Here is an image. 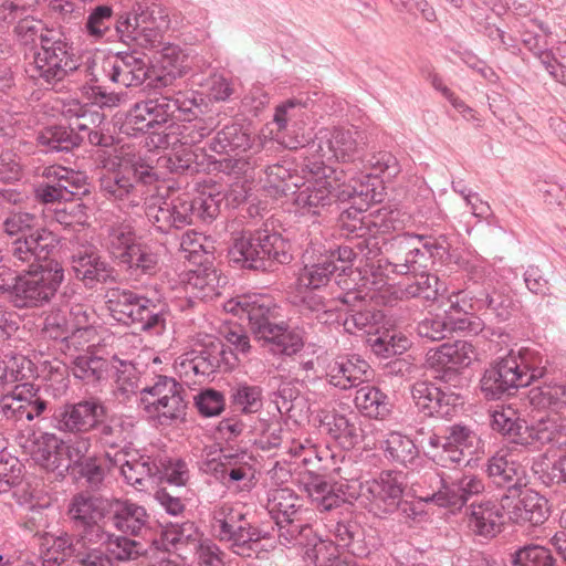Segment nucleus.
<instances>
[{"label":"nucleus","mask_w":566,"mask_h":566,"mask_svg":"<svg viewBox=\"0 0 566 566\" xmlns=\"http://www.w3.org/2000/svg\"><path fill=\"white\" fill-rule=\"evenodd\" d=\"M118 264L122 265L130 276H153L159 270V256L150 247L136 243L135 247L130 248L126 258H123Z\"/></svg>","instance_id":"13d9d810"},{"label":"nucleus","mask_w":566,"mask_h":566,"mask_svg":"<svg viewBox=\"0 0 566 566\" xmlns=\"http://www.w3.org/2000/svg\"><path fill=\"white\" fill-rule=\"evenodd\" d=\"M515 502L506 501V512L516 524L528 523L532 526L542 525L549 516L547 500L537 492L522 490Z\"/></svg>","instance_id":"4c0bfd02"},{"label":"nucleus","mask_w":566,"mask_h":566,"mask_svg":"<svg viewBox=\"0 0 566 566\" xmlns=\"http://www.w3.org/2000/svg\"><path fill=\"white\" fill-rule=\"evenodd\" d=\"M277 538L283 545L301 546L304 549V559L315 566L323 565V559L328 557V553L337 552L336 546L331 541H325L314 531L313 526L297 521L295 524L287 525Z\"/></svg>","instance_id":"393cba45"},{"label":"nucleus","mask_w":566,"mask_h":566,"mask_svg":"<svg viewBox=\"0 0 566 566\" xmlns=\"http://www.w3.org/2000/svg\"><path fill=\"white\" fill-rule=\"evenodd\" d=\"M139 407L160 423L184 420L187 390L175 378L156 375L150 385L139 389Z\"/></svg>","instance_id":"dca6fc26"},{"label":"nucleus","mask_w":566,"mask_h":566,"mask_svg":"<svg viewBox=\"0 0 566 566\" xmlns=\"http://www.w3.org/2000/svg\"><path fill=\"white\" fill-rule=\"evenodd\" d=\"M244 504L223 505L214 513V525L221 541L230 544L233 553L245 556L248 553V521Z\"/></svg>","instance_id":"bb28decb"},{"label":"nucleus","mask_w":566,"mask_h":566,"mask_svg":"<svg viewBox=\"0 0 566 566\" xmlns=\"http://www.w3.org/2000/svg\"><path fill=\"white\" fill-rule=\"evenodd\" d=\"M322 428L343 449L355 448L363 437V430L356 416H346L337 412H327L321 419Z\"/></svg>","instance_id":"79ce46f5"},{"label":"nucleus","mask_w":566,"mask_h":566,"mask_svg":"<svg viewBox=\"0 0 566 566\" xmlns=\"http://www.w3.org/2000/svg\"><path fill=\"white\" fill-rule=\"evenodd\" d=\"M38 143L44 153L70 151L81 145V137L70 126H50L39 134Z\"/></svg>","instance_id":"0e129e2a"},{"label":"nucleus","mask_w":566,"mask_h":566,"mask_svg":"<svg viewBox=\"0 0 566 566\" xmlns=\"http://www.w3.org/2000/svg\"><path fill=\"white\" fill-rule=\"evenodd\" d=\"M491 428L511 442L539 448L544 444H562L563 426L551 417H542L531 426L521 417L517 409L503 405L491 413Z\"/></svg>","instance_id":"1a4fd4ad"},{"label":"nucleus","mask_w":566,"mask_h":566,"mask_svg":"<svg viewBox=\"0 0 566 566\" xmlns=\"http://www.w3.org/2000/svg\"><path fill=\"white\" fill-rule=\"evenodd\" d=\"M106 412L98 397H88L77 402H66L53 415L54 427L69 438L70 449L77 457H86L92 447V430Z\"/></svg>","instance_id":"9b49d317"},{"label":"nucleus","mask_w":566,"mask_h":566,"mask_svg":"<svg viewBox=\"0 0 566 566\" xmlns=\"http://www.w3.org/2000/svg\"><path fill=\"white\" fill-rule=\"evenodd\" d=\"M90 64H80L72 44L60 30H46L40 35V49L25 69L39 86L54 87L74 72H83L91 82H98Z\"/></svg>","instance_id":"20e7f679"},{"label":"nucleus","mask_w":566,"mask_h":566,"mask_svg":"<svg viewBox=\"0 0 566 566\" xmlns=\"http://www.w3.org/2000/svg\"><path fill=\"white\" fill-rule=\"evenodd\" d=\"M304 258L308 260L297 277L301 289H321L326 286L332 277L343 291L355 290L356 283L348 280L355 273L354 262L357 259L347 245H322L311 242Z\"/></svg>","instance_id":"423d86ee"},{"label":"nucleus","mask_w":566,"mask_h":566,"mask_svg":"<svg viewBox=\"0 0 566 566\" xmlns=\"http://www.w3.org/2000/svg\"><path fill=\"white\" fill-rule=\"evenodd\" d=\"M133 423L120 416H114L107 420L99 418L92 430V440L104 449H117L130 438Z\"/></svg>","instance_id":"3c124183"},{"label":"nucleus","mask_w":566,"mask_h":566,"mask_svg":"<svg viewBox=\"0 0 566 566\" xmlns=\"http://www.w3.org/2000/svg\"><path fill=\"white\" fill-rule=\"evenodd\" d=\"M101 69L108 81L124 87L139 86L148 76L146 61L134 54L104 59Z\"/></svg>","instance_id":"f704fd0d"},{"label":"nucleus","mask_w":566,"mask_h":566,"mask_svg":"<svg viewBox=\"0 0 566 566\" xmlns=\"http://www.w3.org/2000/svg\"><path fill=\"white\" fill-rule=\"evenodd\" d=\"M207 168L218 170L227 176L229 189L224 195L227 206L238 208L248 199V156L235 154L222 160L207 157Z\"/></svg>","instance_id":"cd10ccee"},{"label":"nucleus","mask_w":566,"mask_h":566,"mask_svg":"<svg viewBox=\"0 0 566 566\" xmlns=\"http://www.w3.org/2000/svg\"><path fill=\"white\" fill-rule=\"evenodd\" d=\"M230 344L227 347L220 339H212L187 353L179 366L181 374L188 376L192 373L200 378H207L218 369H232L248 356V335L242 327L231 328L227 334Z\"/></svg>","instance_id":"6e6552de"},{"label":"nucleus","mask_w":566,"mask_h":566,"mask_svg":"<svg viewBox=\"0 0 566 566\" xmlns=\"http://www.w3.org/2000/svg\"><path fill=\"white\" fill-rule=\"evenodd\" d=\"M506 501L499 504L492 500L473 501L468 507V526L476 535L493 538L502 532L504 524L503 511Z\"/></svg>","instance_id":"c9c22d12"},{"label":"nucleus","mask_w":566,"mask_h":566,"mask_svg":"<svg viewBox=\"0 0 566 566\" xmlns=\"http://www.w3.org/2000/svg\"><path fill=\"white\" fill-rule=\"evenodd\" d=\"M485 473L494 486L505 491L502 501H514L528 484L525 467L507 452L500 451L488 459Z\"/></svg>","instance_id":"4be33fe9"},{"label":"nucleus","mask_w":566,"mask_h":566,"mask_svg":"<svg viewBox=\"0 0 566 566\" xmlns=\"http://www.w3.org/2000/svg\"><path fill=\"white\" fill-rule=\"evenodd\" d=\"M392 211L377 210L365 216V227L363 239L353 241V245H347L353 250L355 256L361 260H373L380 253L379 235L388 234L394 229Z\"/></svg>","instance_id":"7c9ffc66"},{"label":"nucleus","mask_w":566,"mask_h":566,"mask_svg":"<svg viewBox=\"0 0 566 566\" xmlns=\"http://www.w3.org/2000/svg\"><path fill=\"white\" fill-rule=\"evenodd\" d=\"M283 318L282 308L269 293L250 292V334L271 327Z\"/></svg>","instance_id":"09e8293b"},{"label":"nucleus","mask_w":566,"mask_h":566,"mask_svg":"<svg viewBox=\"0 0 566 566\" xmlns=\"http://www.w3.org/2000/svg\"><path fill=\"white\" fill-rule=\"evenodd\" d=\"M107 307L116 321L142 332L161 335L166 329L169 307L160 295L149 297L130 290L113 289Z\"/></svg>","instance_id":"0eeeda50"},{"label":"nucleus","mask_w":566,"mask_h":566,"mask_svg":"<svg viewBox=\"0 0 566 566\" xmlns=\"http://www.w3.org/2000/svg\"><path fill=\"white\" fill-rule=\"evenodd\" d=\"M80 240V235L70 240L72 245H78L71 256L75 277L87 289H94L112 280L113 268L99 256L94 245L83 244Z\"/></svg>","instance_id":"b1692460"},{"label":"nucleus","mask_w":566,"mask_h":566,"mask_svg":"<svg viewBox=\"0 0 566 566\" xmlns=\"http://www.w3.org/2000/svg\"><path fill=\"white\" fill-rule=\"evenodd\" d=\"M157 82V87H168L171 77L159 76ZM198 108L192 92L166 88L158 96L136 103L127 116L126 125L135 132H148L163 128L169 122L190 120Z\"/></svg>","instance_id":"39448f33"},{"label":"nucleus","mask_w":566,"mask_h":566,"mask_svg":"<svg viewBox=\"0 0 566 566\" xmlns=\"http://www.w3.org/2000/svg\"><path fill=\"white\" fill-rule=\"evenodd\" d=\"M1 234L11 240L8 254L17 268L34 264L52 256L60 244V237L45 227H39L35 213L12 210L0 221Z\"/></svg>","instance_id":"7ed1b4c3"},{"label":"nucleus","mask_w":566,"mask_h":566,"mask_svg":"<svg viewBox=\"0 0 566 566\" xmlns=\"http://www.w3.org/2000/svg\"><path fill=\"white\" fill-rule=\"evenodd\" d=\"M411 397L419 413L437 419L457 416L465 402L461 394L429 380L416 381L411 386Z\"/></svg>","instance_id":"a211bd4d"},{"label":"nucleus","mask_w":566,"mask_h":566,"mask_svg":"<svg viewBox=\"0 0 566 566\" xmlns=\"http://www.w3.org/2000/svg\"><path fill=\"white\" fill-rule=\"evenodd\" d=\"M446 434L449 453L442 457L444 467L460 465L465 460V451L472 454L480 442L478 433L470 426L461 422L446 427Z\"/></svg>","instance_id":"37998d69"},{"label":"nucleus","mask_w":566,"mask_h":566,"mask_svg":"<svg viewBox=\"0 0 566 566\" xmlns=\"http://www.w3.org/2000/svg\"><path fill=\"white\" fill-rule=\"evenodd\" d=\"M319 289L298 287V304L312 313L317 314V318L324 319V323L338 321L340 306L337 300H326L317 291Z\"/></svg>","instance_id":"e2e57ef3"},{"label":"nucleus","mask_w":566,"mask_h":566,"mask_svg":"<svg viewBox=\"0 0 566 566\" xmlns=\"http://www.w3.org/2000/svg\"><path fill=\"white\" fill-rule=\"evenodd\" d=\"M455 306L461 305L464 311L489 310L499 321H507L517 311L518 306L510 292L493 290L474 293L470 290L458 291Z\"/></svg>","instance_id":"c756f323"},{"label":"nucleus","mask_w":566,"mask_h":566,"mask_svg":"<svg viewBox=\"0 0 566 566\" xmlns=\"http://www.w3.org/2000/svg\"><path fill=\"white\" fill-rule=\"evenodd\" d=\"M36 449L33 452L35 462L46 471L57 472L63 475L84 457L74 455L70 449L69 438H60L55 433L43 432L35 441Z\"/></svg>","instance_id":"a878e982"},{"label":"nucleus","mask_w":566,"mask_h":566,"mask_svg":"<svg viewBox=\"0 0 566 566\" xmlns=\"http://www.w3.org/2000/svg\"><path fill=\"white\" fill-rule=\"evenodd\" d=\"M156 458L140 455L137 459L126 460L120 464V474L125 482L143 491L155 483L157 471Z\"/></svg>","instance_id":"4d7b16f0"},{"label":"nucleus","mask_w":566,"mask_h":566,"mask_svg":"<svg viewBox=\"0 0 566 566\" xmlns=\"http://www.w3.org/2000/svg\"><path fill=\"white\" fill-rule=\"evenodd\" d=\"M108 506L109 499L84 492L75 494L66 512L73 532L91 544L105 538L106 530L101 522L107 520Z\"/></svg>","instance_id":"f3484780"},{"label":"nucleus","mask_w":566,"mask_h":566,"mask_svg":"<svg viewBox=\"0 0 566 566\" xmlns=\"http://www.w3.org/2000/svg\"><path fill=\"white\" fill-rule=\"evenodd\" d=\"M364 133L352 126L319 130L316 139L306 145L307 157L312 156L313 168L318 174L325 161L354 163L364 151Z\"/></svg>","instance_id":"2eb2a0df"},{"label":"nucleus","mask_w":566,"mask_h":566,"mask_svg":"<svg viewBox=\"0 0 566 566\" xmlns=\"http://www.w3.org/2000/svg\"><path fill=\"white\" fill-rule=\"evenodd\" d=\"M336 201L348 202L367 210L370 203L381 201V192L377 191L369 181L350 179L349 181H337Z\"/></svg>","instance_id":"6e6d98bb"},{"label":"nucleus","mask_w":566,"mask_h":566,"mask_svg":"<svg viewBox=\"0 0 566 566\" xmlns=\"http://www.w3.org/2000/svg\"><path fill=\"white\" fill-rule=\"evenodd\" d=\"M274 143L271 139H262L260 136L250 140V151L253 150V156L250 154V169L253 170V177L259 176L261 172L266 175V182L275 185L277 180H283L287 175V170L276 163L269 159V151L272 149Z\"/></svg>","instance_id":"8fccbe9b"},{"label":"nucleus","mask_w":566,"mask_h":566,"mask_svg":"<svg viewBox=\"0 0 566 566\" xmlns=\"http://www.w3.org/2000/svg\"><path fill=\"white\" fill-rule=\"evenodd\" d=\"M136 243V233L129 221H116L104 228L103 244L118 263Z\"/></svg>","instance_id":"864d4df0"},{"label":"nucleus","mask_w":566,"mask_h":566,"mask_svg":"<svg viewBox=\"0 0 566 566\" xmlns=\"http://www.w3.org/2000/svg\"><path fill=\"white\" fill-rule=\"evenodd\" d=\"M400 248H405L406 252L402 256L396 255L394 260L379 259L378 270L385 275H409L420 276V274H429L428 263L426 256L420 252V248L417 244L410 245L402 244Z\"/></svg>","instance_id":"de8ad7c7"},{"label":"nucleus","mask_w":566,"mask_h":566,"mask_svg":"<svg viewBox=\"0 0 566 566\" xmlns=\"http://www.w3.org/2000/svg\"><path fill=\"white\" fill-rule=\"evenodd\" d=\"M416 280L399 289L401 298H421L426 302H434L446 292V285L436 274H420Z\"/></svg>","instance_id":"338daca9"},{"label":"nucleus","mask_w":566,"mask_h":566,"mask_svg":"<svg viewBox=\"0 0 566 566\" xmlns=\"http://www.w3.org/2000/svg\"><path fill=\"white\" fill-rule=\"evenodd\" d=\"M28 271L21 274L11 304L17 308H32L45 305L56 294L64 281V268L49 256L34 264H23Z\"/></svg>","instance_id":"ddd939ff"},{"label":"nucleus","mask_w":566,"mask_h":566,"mask_svg":"<svg viewBox=\"0 0 566 566\" xmlns=\"http://www.w3.org/2000/svg\"><path fill=\"white\" fill-rule=\"evenodd\" d=\"M107 522L123 534L143 536L149 530L150 516L143 505L129 500L109 499Z\"/></svg>","instance_id":"473e14b6"},{"label":"nucleus","mask_w":566,"mask_h":566,"mask_svg":"<svg viewBox=\"0 0 566 566\" xmlns=\"http://www.w3.org/2000/svg\"><path fill=\"white\" fill-rule=\"evenodd\" d=\"M291 260L290 244L280 233L265 229L250 234V270L272 272Z\"/></svg>","instance_id":"5701e85b"},{"label":"nucleus","mask_w":566,"mask_h":566,"mask_svg":"<svg viewBox=\"0 0 566 566\" xmlns=\"http://www.w3.org/2000/svg\"><path fill=\"white\" fill-rule=\"evenodd\" d=\"M406 486L402 472L382 471L377 479L366 481L361 486V495L366 499V509L380 518L396 513Z\"/></svg>","instance_id":"6ab92c4d"},{"label":"nucleus","mask_w":566,"mask_h":566,"mask_svg":"<svg viewBox=\"0 0 566 566\" xmlns=\"http://www.w3.org/2000/svg\"><path fill=\"white\" fill-rule=\"evenodd\" d=\"M485 485L481 478L464 473L457 478L446 476L443 489L434 499V505L460 511L475 495L484 492Z\"/></svg>","instance_id":"72a5a7b5"},{"label":"nucleus","mask_w":566,"mask_h":566,"mask_svg":"<svg viewBox=\"0 0 566 566\" xmlns=\"http://www.w3.org/2000/svg\"><path fill=\"white\" fill-rule=\"evenodd\" d=\"M247 453H229L223 455V460L220 459H208L202 462L200 469L208 474L213 475L217 480L226 482L229 481H241L247 475L245 461Z\"/></svg>","instance_id":"5fc2aeb1"},{"label":"nucleus","mask_w":566,"mask_h":566,"mask_svg":"<svg viewBox=\"0 0 566 566\" xmlns=\"http://www.w3.org/2000/svg\"><path fill=\"white\" fill-rule=\"evenodd\" d=\"M158 180L155 166L149 160L138 158L130 167L105 172L99 178V192L125 210L138 207L145 199V187Z\"/></svg>","instance_id":"9d476101"},{"label":"nucleus","mask_w":566,"mask_h":566,"mask_svg":"<svg viewBox=\"0 0 566 566\" xmlns=\"http://www.w3.org/2000/svg\"><path fill=\"white\" fill-rule=\"evenodd\" d=\"M250 483L254 479H259L263 473L270 475L276 484L287 481L291 475V470L285 465H281L277 460L273 458V453L266 455V460L261 463L258 458L263 459L259 451L271 452L277 448L282 442V427L276 419H260L254 420L250 416ZM255 488V484L253 485ZM252 485L250 484V491Z\"/></svg>","instance_id":"4468645a"},{"label":"nucleus","mask_w":566,"mask_h":566,"mask_svg":"<svg viewBox=\"0 0 566 566\" xmlns=\"http://www.w3.org/2000/svg\"><path fill=\"white\" fill-rule=\"evenodd\" d=\"M325 527L335 537L338 546L348 548L354 555L365 554V531L353 512L332 514Z\"/></svg>","instance_id":"58836bf2"},{"label":"nucleus","mask_w":566,"mask_h":566,"mask_svg":"<svg viewBox=\"0 0 566 566\" xmlns=\"http://www.w3.org/2000/svg\"><path fill=\"white\" fill-rule=\"evenodd\" d=\"M305 490L319 512H331L345 503L344 484L329 482L319 474H310L305 482Z\"/></svg>","instance_id":"c03bdc74"},{"label":"nucleus","mask_w":566,"mask_h":566,"mask_svg":"<svg viewBox=\"0 0 566 566\" xmlns=\"http://www.w3.org/2000/svg\"><path fill=\"white\" fill-rule=\"evenodd\" d=\"M385 459L395 467L409 468L420 459V452L415 441L399 431H391L380 442Z\"/></svg>","instance_id":"49530a36"},{"label":"nucleus","mask_w":566,"mask_h":566,"mask_svg":"<svg viewBox=\"0 0 566 566\" xmlns=\"http://www.w3.org/2000/svg\"><path fill=\"white\" fill-rule=\"evenodd\" d=\"M207 157L211 155L206 154L205 148L193 149L179 144L169 154L158 158L157 164L171 174H193L209 170Z\"/></svg>","instance_id":"a19ab883"},{"label":"nucleus","mask_w":566,"mask_h":566,"mask_svg":"<svg viewBox=\"0 0 566 566\" xmlns=\"http://www.w3.org/2000/svg\"><path fill=\"white\" fill-rule=\"evenodd\" d=\"M86 541L77 534L62 533L59 536L45 534L41 538V557L43 566H63L67 558L75 562Z\"/></svg>","instance_id":"ea45409f"},{"label":"nucleus","mask_w":566,"mask_h":566,"mask_svg":"<svg viewBox=\"0 0 566 566\" xmlns=\"http://www.w3.org/2000/svg\"><path fill=\"white\" fill-rule=\"evenodd\" d=\"M476 356V349L470 342L455 340L429 350L427 363L437 373L436 379L452 384L460 377L459 369L469 367Z\"/></svg>","instance_id":"aec40b11"},{"label":"nucleus","mask_w":566,"mask_h":566,"mask_svg":"<svg viewBox=\"0 0 566 566\" xmlns=\"http://www.w3.org/2000/svg\"><path fill=\"white\" fill-rule=\"evenodd\" d=\"M321 169L323 177L315 179L295 193L294 203L302 216H321L336 200V185L340 177L332 167Z\"/></svg>","instance_id":"412c9836"},{"label":"nucleus","mask_w":566,"mask_h":566,"mask_svg":"<svg viewBox=\"0 0 566 566\" xmlns=\"http://www.w3.org/2000/svg\"><path fill=\"white\" fill-rule=\"evenodd\" d=\"M547 359L535 349H511L495 359L480 379V390L486 400L513 396L518 388L527 387L546 374Z\"/></svg>","instance_id":"f03ea898"},{"label":"nucleus","mask_w":566,"mask_h":566,"mask_svg":"<svg viewBox=\"0 0 566 566\" xmlns=\"http://www.w3.org/2000/svg\"><path fill=\"white\" fill-rule=\"evenodd\" d=\"M254 339L273 355L280 356L295 355L304 347L302 331L297 327H291L283 318L269 328L263 326L261 331L259 329Z\"/></svg>","instance_id":"e433bc0d"},{"label":"nucleus","mask_w":566,"mask_h":566,"mask_svg":"<svg viewBox=\"0 0 566 566\" xmlns=\"http://www.w3.org/2000/svg\"><path fill=\"white\" fill-rule=\"evenodd\" d=\"M44 178H52L53 181L61 185V190L65 193V201H72L87 192V177L84 172L76 171L64 166H50L43 171Z\"/></svg>","instance_id":"680f3d73"},{"label":"nucleus","mask_w":566,"mask_h":566,"mask_svg":"<svg viewBox=\"0 0 566 566\" xmlns=\"http://www.w3.org/2000/svg\"><path fill=\"white\" fill-rule=\"evenodd\" d=\"M231 234L228 248V261L233 269H245L248 263L247 223L243 218H234L228 224Z\"/></svg>","instance_id":"69168bd1"},{"label":"nucleus","mask_w":566,"mask_h":566,"mask_svg":"<svg viewBox=\"0 0 566 566\" xmlns=\"http://www.w3.org/2000/svg\"><path fill=\"white\" fill-rule=\"evenodd\" d=\"M253 496L259 505L255 504L250 522V559L254 556L260 564L250 562V566H272L270 556L276 547L274 533L300 521L301 500L287 488L255 490Z\"/></svg>","instance_id":"f257e3e1"},{"label":"nucleus","mask_w":566,"mask_h":566,"mask_svg":"<svg viewBox=\"0 0 566 566\" xmlns=\"http://www.w3.org/2000/svg\"><path fill=\"white\" fill-rule=\"evenodd\" d=\"M512 566H556L553 552L543 545L526 544L510 554Z\"/></svg>","instance_id":"774afa93"},{"label":"nucleus","mask_w":566,"mask_h":566,"mask_svg":"<svg viewBox=\"0 0 566 566\" xmlns=\"http://www.w3.org/2000/svg\"><path fill=\"white\" fill-rule=\"evenodd\" d=\"M338 302V306L342 305L340 311L345 312L343 325L347 333L354 334L356 331H365L376 323V313L353 290L339 295Z\"/></svg>","instance_id":"a18cd8bd"},{"label":"nucleus","mask_w":566,"mask_h":566,"mask_svg":"<svg viewBox=\"0 0 566 566\" xmlns=\"http://www.w3.org/2000/svg\"><path fill=\"white\" fill-rule=\"evenodd\" d=\"M354 403L363 416L376 420L386 419L392 410L388 395L369 384L356 390Z\"/></svg>","instance_id":"603ef678"},{"label":"nucleus","mask_w":566,"mask_h":566,"mask_svg":"<svg viewBox=\"0 0 566 566\" xmlns=\"http://www.w3.org/2000/svg\"><path fill=\"white\" fill-rule=\"evenodd\" d=\"M63 114L70 119V128L81 137V144L87 140L93 146H107L101 128L105 119L103 113L74 101L64 106Z\"/></svg>","instance_id":"2f4dec72"},{"label":"nucleus","mask_w":566,"mask_h":566,"mask_svg":"<svg viewBox=\"0 0 566 566\" xmlns=\"http://www.w3.org/2000/svg\"><path fill=\"white\" fill-rule=\"evenodd\" d=\"M33 375V364L23 355L0 356V391L27 382Z\"/></svg>","instance_id":"bf43d9fd"},{"label":"nucleus","mask_w":566,"mask_h":566,"mask_svg":"<svg viewBox=\"0 0 566 566\" xmlns=\"http://www.w3.org/2000/svg\"><path fill=\"white\" fill-rule=\"evenodd\" d=\"M186 286L195 297L212 300L220 295L221 277L212 266H198L187 272Z\"/></svg>","instance_id":"052dcab7"},{"label":"nucleus","mask_w":566,"mask_h":566,"mask_svg":"<svg viewBox=\"0 0 566 566\" xmlns=\"http://www.w3.org/2000/svg\"><path fill=\"white\" fill-rule=\"evenodd\" d=\"M371 376L370 365L357 354L336 356L326 370L327 382L340 390L357 388L368 381Z\"/></svg>","instance_id":"c85d7f7f"},{"label":"nucleus","mask_w":566,"mask_h":566,"mask_svg":"<svg viewBox=\"0 0 566 566\" xmlns=\"http://www.w3.org/2000/svg\"><path fill=\"white\" fill-rule=\"evenodd\" d=\"M169 27L168 11L161 4L142 1L120 14L116 21V32L120 40L130 45L156 48L161 43L163 32Z\"/></svg>","instance_id":"f8f14e48"}]
</instances>
